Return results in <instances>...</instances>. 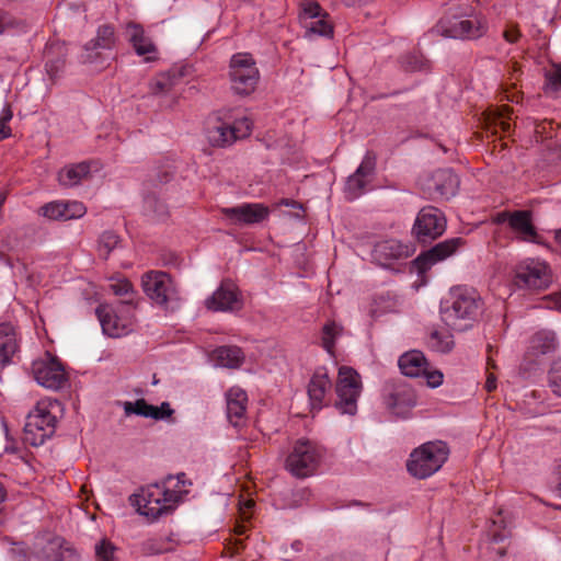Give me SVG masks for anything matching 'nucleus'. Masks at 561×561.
Returning a JSON list of instances; mask_svg holds the SVG:
<instances>
[{
    "instance_id": "obj_8",
    "label": "nucleus",
    "mask_w": 561,
    "mask_h": 561,
    "mask_svg": "<svg viewBox=\"0 0 561 561\" xmlns=\"http://www.w3.org/2000/svg\"><path fill=\"white\" fill-rule=\"evenodd\" d=\"M321 459V451L316 443L300 438L295 442L286 459V469L297 478L311 476Z\"/></svg>"
},
{
    "instance_id": "obj_56",
    "label": "nucleus",
    "mask_w": 561,
    "mask_h": 561,
    "mask_svg": "<svg viewBox=\"0 0 561 561\" xmlns=\"http://www.w3.org/2000/svg\"><path fill=\"white\" fill-rule=\"evenodd\" d=\"M11 136V128L9 125L0 124V141Z\"/></svg>"
},
{
    "instance_id": "obj_61",
    "label": "nucleus",
    "mask_w": 561,
    "mask_h": 561,
    "mask_svg": "<svg viewBox=\"0 0 561 561\" xmlns=\"http://www.w3.org/2000/svg\"><path fill=\"white\" fill-rule=\"evenodd\" d=\"M293 549H295L296 551H300L302 549V543L299 542V541H296L293 543Z\"/></svg>"
},
{
    "instance_id": "obj_9",
    "label": "nucleus",
    "mask_w": 561,
    "mask_h": 561,
    "mask_svg": "<svg viewBox=\"0 0 561 561\" xmlns=\"http://www.w3.org/2000/svg\"><path fill=\"white\" fill-rule=\"evenodd\" d=\"M360 390V377L357 371L347 366L340 367L335 407L342 414L354 415L357 412V399Z\"/></svg>"
},
{
    "instance_id": "obj_14",
    "label": "nucleus",
    "mask_w": 561,
    "mask_h": 561,
    "mask_svg": "<svg viewBox=\"0 0 561 561\" xmlns=\"http://www.w3.org/2000/svg\"><path fill=\"white\" fill-rule=\"evenodd\" d=\"M252 123L248 117L236 119L232 125L218 123L207 129L208 142L214 147H227L250 135Z\"/></svg>"
},
{
    "instance_id": "obj_39",
    "label": "nucleus",
    "mask_w": 561,
    "mask_h": 561,
    "mask_svg": "<svg viewBox=\"0 0 561 561\" xmlns=\"http://www.w3.org/2000/svg\"><path fill=\"white\" fill-rule=\"evenodd\" d=\"M175 81L176 78L174 73H161L150 82V91L153 95L170 93L176 83Z\"/></svg>"
},
{
    "instance_id": "obj_53",
    "label": "nucleus",
    "mask_w": 561,
    "mask_h": 561,
    "mask_svg": "<svg viewBox=\"0 0 561 561\" xmlns=\"http://www.w3.org/2000/svg\"><path fill=\"white\" fill-rule=\"evenodd\" d=\"M490 535L492 537V541L495 543L502 542L508 536V531L503 528L502 530L491 529Z\"/></svg>"
},
{
    "instance_id": "obj_49",
    "label": "nucleus",
    "mask_w": 561,
    "mask_h": 561,
    "mask_svg": "<svg viewBox=\"0 0 561 561\" xmlns=\"http://www.w3.org/2000/svg\"><path fill=\"white\" fill-rule=\"evenodd\" d=\"M153 408L156 409L157 415L149 416L150 419L164 420L173 414V410L168 402H162L160 407L153 405Z\"/></svg>"
},
{
    "instance_id": "obj_50",
    "label": "nucleus",
    "mask_w": 561,
    "mask_h": 561,
    "mask_svg": "<svg viewBox=\"0 0 561 561\" xmlns=\"http://www.w3.org/2000/svg\"><path fill=\"white\" fill-rule=\"evenodd\" d=\"M503 36L506 42L514 44L520 37V32L516 26H511L504 31Z\"/></svg>"
},
{
    "instance_id": "obj_15",
    "label": "nucleus",
    "mask_w": 561,
    "mask_h": 561,
    "mask_svg": "<svg viewBox=\"0 0 561 561\" xmlns=\"http://www.w3.org/2000/svg\"><path fill=\"white\" fill-rule=\"evenodd\" d=\"M220 213L232 225L251 226L265 221L270 216V208L261 203H244L221 208Z\"/></svg>"
},
{
    "instance_id": "obj_41",
    "label": "nucleus",
    "mask_w": 561,
    "mask_h": 561,
    "mask_svg": "<svg viewBox=\"0 0 561 561\" xmlns=\"http://www.w3.org/2000/svg\"><path fill=\"white\" fill-rule=\"evenodd\" d=\"M123 408L127 416L131 414L140 415L144 417L157 415L153 405L147 403L145 399H138L136 401H126L124 402Z\"/></svg>"
},
{
    "instance_id": "obj_44",
    "label": "nucleus",
    "mask_w": 561,
    "mask_h": 561,
    "mask_svg": "<svg viewBox=\"0 0 561 561\" xmlns=\"http://www.w3.org/2000/svg\"><path fill=\"white\" fill-rule=\"evenodd\" d=\"M547 88L552 91L561 89V62L552 64L546 72Z\"/></svg>"
},
{
    "instance_id": "obj_55",
    "label": "nucleus",
    "mask_w": 561,
    "mask_h": 561,
    "mask_svg": "<svg viewBox=\"0 0 561 561\" xmlns=\"http://www.w3.org/2000/svg\"><path fill=\"white\" fill-rule=\"evenodd\" d=\"M513 216V213H510V211H501L496 215V217L494 218V221L496 224H504V222H508V225L511 226V218Z\"/></svg>"
},
{
    "instance_id": "obj_21",
    "label": "nucleus",
    "mask_w": 561,
    "mask_h": 561,
    "mask_svg": "<svg viewBox=\"0 0 561 561\" xmlns=\"http://www.w3.org/2000/svg\"><path fill=\"white\" fill-rule=\"evenodd\" d=\"M374 171L375 160L366 156L356 171L350 175L346 181L345 194L347 199H356L365 193L367 184L371 181Z\"/></svg>"
},
{
    "instance_id": "obj_10",
    "label": "nucleus",
    "mask_w": 561,
    "mask_h": 561,
    "mask_svg": "<svg viewBox=\"0 0 561 561\" xmlns=\"http://www.w3.org/2000/svg\"><path fill=\"white\" fill-rule=\"evenodd\" d=\"M299 21L308 39L314 36L333 37L334 28L330 15L317 1H304L300 4Z\"/></svg>"
},
{
    "instance_id": "obj_43",
    "label": "nucleus",
    "mask_w": 561,
    "mask_h": 561,
    "mask_svg": "<svg viewBox=\"0 0 561 561\" xmlns=\"http://www.w3.org/2000/svg\"><path fill=\"white\" fill-rule=\"evenodd\" d=\"M548 385L556 396L561 397V362L553 363L549 369Z\"/></svg>"
},
{
    "instance_id": "obj_33",
    "label": "nucleus",
    "mask_w": 561,
    "mask_h": 561,
    "mask_svg": "<svg viewBox=\"0 0 561 561\" xmlns=\"http://www.w3.org/2000/svg\"><path fill=\"white\" fill-rule=\"evenodd\" d=\"M557 337L554 332L541 330L534 334L529 342L528 352L533 356H540L553 353L557 350Z\"/></svg>"
},
{
    "instance_id": "obj_40",
    "label": "nucleus",
    "mask_w": 561,
    "mask_h": 561,
    "mask_svg": "<svg viewBox=\"0 0 561 561\" xmlns=\"http://www.w3.org/2000/svg\"><path fill=\"white\" fill-rule=\"evenodd\" d=\"M510 118L511 108L505 105L490 113L488 122L490 124V128L494 127V129H496L499 127L503 133H507L511 129ZM494 133H497V130H494Z\"/></svg>"
},
{
    "instance_id": "obj_63",
    "label": "nucleus",
    "mask_w": 561,
    "mask_h": 561,
    "mask_svg": "<svg viewBox=\"0 0 561 561\" xmlns=\"http://www.w3.org/2000/svg\"><path fill=\"white\" fill-rule=\"evenodd\" d=\"M253 504H254V503H253V501H247L245 506H247L248 508H250V507H252V506H253Z\"/></svg>"
},
{
    "instance_id": "obj_28",
    "label": "nucleus",
    "mask_w": 561,
    "mask_h": 561,
    "mask_svg": "<svg viewBox=\"0 0 561 561\" xmlns=\"http://www.w3.org/2000/svg\"><path fill=\"white\" fill-rule=\"evenodd\" d=\"M388 405L394 414L407 417L408 412L416 405L415 391L405 385L397 387L389 397Z\"/></svg>"
},
{
    "instance_id": "obj_5",
    "label": "nucleus",
    "mask_w": 561,
    "mask_h": 561,
    "mask_svg": "<svg viewBox=\"0 0 561 561\" xmlns=\"http://www.w3.org/2000/svg\"><path fill=\"white\" fill-rule=\"evenodd\" d=\"M230 88L240 96L252 94L260 81L256 61L249 53H237L231 56L228 71Z\"/></svg>"
},
{
    "instance_id": "obj_57",
    "label": "nucleus",
    "mask_w": 561,
    "mask_h": 561,
    "mask_svg": "<svg viewBox=\"0 0 561 561\" xmlns=\"http://www.w3.org/2000/svg\"><path fill=\"white\" fill-rule=\"evenodd\" d=\"M496 388V380L493 375H490L485 381V389L491 392Z\"/></svg>"
},
{
    "instance_id": "obj_23",
    "label": "nucleus",
    "mask_w": 561,
    "mask_h": 561,
    "mask_svg": "<svg viewBox=\"0 0 561 561\" xmlns=\"http://www.w3.org/2000/svg\"><path fill=\"white\" fill-rule=\"evenodd\" d=\"M95 313L101 323L103 333L110 337H121L130 331V322L117 317L108 305H100Z\"/></svg>"
},
{
    "instance_id": "obj_20",
    "label": "nucleus",
    "mask_w": 561,
    "mask_h": 561,
    "mask_svg": "<svg viewBox=\"0 0 561 561\" xmlns=\"http://www.w3.org/2000/svg\"><path fill=\"white\" fill-rule=\"evenodd\" d=\"M413 248L396 239L383 240L374 247L373 257L381 266H389L393 261L411 256Z\"/></svg>"
},
{
    "instance_id": "obj_17",
    "label": "nucleus",
    "mask_w": 561,
    "mask_h": 561,
    "mask_svg": "<svg viewBox=\"0 0 561 561\" xmlns=\"http://www.w3.org/2000/svg\"><path fill=\"white\" fill-rule=\"evenodd\" d=\"M37 214L48 220L68 221L83 217L87 207L79 201L58 199L41 206Z\"/></svg>"
},
{
    "instance_id": "obj_29",
    "label": "nucleus",
    "mask_w": 561,
    "mask_h": 561,
    "mask_svg": "<svg viewBox=\"0 0 561 561\" xmlns=\"http://www.w3.org/2000/svg\"><path fill=\"white\" fill-rule=\"evenodd\" d=\"M16 332L11 323H0V367L11 364L13 355L18 352Z\"/></svg>"
},
{
    "instance_id": "obj_38",
    "label": "nucleus",
    "mask_w": 561,
    "mask_h": 561,
    "mask_svg": "<svg viewBox=\"0 0 561 561\" xmlns=\"http://www.w3.org/2000/svg\"><path fill=\"white\" fill-rule=\"evenodd\" d=\"M401 66L405 71H428L431 68L430 60L420 53H409L401 57Z\"/></svg>"
},
{
    "instance_id": "obj_26",
    "label": "nucleus",
    "mask_w": 561,
    "mask_h": 561,
    "mask_svg": "<svg viewBox=\"0 0 561 561\" xmlns=\"http://www.w3.org/2000/svg\"><path fill=\"white\" fill-rule=\"evenodd\" d=\"M511 229L522 241L540 244L541 237L531 222V213L528 210H515L511 218Z\"/></svg>"
},
{
    "instance_id": "obj_37",
    "label": "nucleus",
    "mask_w": 561,
    "mask_h": 561,
    "mask_svg": "<svg viewBox=\"0 0 561 561\" xmlns=\"http://www.w3.org/2000/svg\"><path fill=\"white\" fill-rule=\"evenodd\" d=\"M427 345L435 352L447 353L454 347V339L446 330H433L427 339Z\"/></svg>"
},
{
    "instance_id": "obj_19",
    "label": "nucleus",
    "mask_w": 561,
    "mask_h": 561,
    "mask_svg": "<svg viewBox=\"0 0 561 561\" xmlns=\"http://www.w3.org/2000/svg\"><path fill=\"white\" fill-rule=\"evenodd\" d=\"M36 554L45 561H77L78 553L61 537L37 538Z\"/></svg>"
},
{
    "instance_id": "obj_54",
    "label": "nucleus",
    "mask_w": 561,
    "mask_h": 561,
    "mask_svg": "<svg viewBox=\"0 0 561 561\" xmlns=\"http://www.w3.org/2000/svg\"><path fill=\"white\" fill-rule=\"evenodd\" d=\"M13 117V112L11 110V106L9 104H5L0 113V124L9 125V122Z\"/></svg>"
},
{
    "instance_id": "obj_6",
    "label": "nucleus",
    "mask_w": 561,
    "mask_h": 561,
    "mask_svg": "<svg viewBox=\"0 0 561 561\" xmlns=\"http://www.w3.org/2000/svg\"><path fill=\"white\" fill-rule=\"evenodd\" d=\"M145 294L156 305L169 309L181 300L174 279L165 272L149 271L141 277Z\"/></svg>"
},
{
    "instance_id": "obj_4",
    "label": "nucleus",
    "mask_w": 561,
    "mask_h": 561,
    "mask_svg": "<svg viewBox=\"0 0 561 561\" xmlns=\"http://www.w3.org/2000/svg\"><path fill=\"white\" fill-rule=\"evenodd\" d=\"M448 455L449 448L446 443L427 442L411 453L407 469L417 479L428 478L442 468Z\"/></svg>"
},
{
    "instance_id": "obj_36",
    "label": "nucleus",
    "mask_w": 561,
    "mask_h": 561,
    "mask_svg": "<svg viewBox=\"0 0 561 561\" xmlns=\"http://www.w3.org/2000/svg\"><path fill=\"white\" fill-rule=\"evenodd\" d=\"M144 211L154 220H164L169 216L168 206L154 193L145 196Z\"/></svg>"
},
{
    "instance_id": "obj_62",
    "label": "nucleus",
    "mask_w": 561,
    "mask_h": 561,
    "mask_svg": "<svg viewBox=\"0 0 561 561\" xmlns=\"http://www.w3.org/2000/svg\"><path fill=\"white\" fill-rule=\"evenodd\" d=\"M497 553L500 557H503V556H505L506 551L504 548H501V549H499Z\"/></svg>"
},
{
    "instance_id": "obj_2",
    "label": "nucleus",
    "mask_w": 561,
    "mask_h": 561,
    "mask_svg": "<svg viewBox=\"0 0 561 561\" xmlns=\"http://www.w3.org/2000/svg\"><path fill=\"white\" fill-rule=\"evenodd\" d=\"M482 311V300L478 291L467 286L450 289L449 299L442 308L446 325L455 331H466L477 321Z\"/></svg>"
},
{
    "instance_id": "obj_45",
    "label": "nucleus",
    "mask_w": 561,
    "mask_h": 561,
    "mask_svg": "<svg viewBox=\"0 0 561 561\" xmlns=\"http://www.w3.org/2000/svg\"><path fill=\"white\" fill-rule=\"evenodd\" d=\"M114 551L115 548L111 542L102 540L99 545L95 546L96 560L113 561Z\"/></svg>"
},
{
    "instance_id": "obj_30",
    "label": "nucleus",
    "mask_w": 561,
    "mask_h": 561,
    "mask_svg": "<svg viewBox=\"0 0 561 561\" xmlns=\"http://www.w3.org/2000/svg\"><path fill=\"white\" fill-rule=\"evenodd\" d=\"M91 173V163L82 161L65 165L57 174L58 183L64 187H73L89 178Z\"/></svg>"
},
{
    "instance_id": "obj_46",
    "label": "nucleus",
    "mask_w": 561,
    "mask_h": 561,
    "mask_svg": "<svg viewBox=\"0 0 561 561\" xmlns=\"http://www.w3.org/2000/svg\"><path fill=\"white\" fill-rule=\"evenodd\" d=\"M110 288L116 296L128 297L133 296L134 294L133 285L127 279H119L115 283H112Z\"/></svg>"
},
{
    "instance_id": "obj_34",
    "label": "nucleus",
    "mask_w": 561,
    "mask_h": 561,
    "mask_svg": "<svg viewBox=\"0 0 561 561\" xmlns=\"http://www.w3.org/2000/svg\"><path fill=\"white\" fill-rule=\"evenodd\" d=\"M214 356L219 366L238 368L244 360V354L238 346H220L214 351Z\"/></svg>"
},
{
    "instance_id": "obj_60",
    "label": "nucleus",
    "mask_w": 561,
    "mask_h": 561,
    "mask_svg": "<svg viewBox=\"0 0 561 561\" xmlns=\"http://www.w3.org/2000/svg\"><path fill=\"white\" fill-rule=\"evenodd\" d=\"M245 533V527L243 525H239L236 527L237 535H243Z\"/></svg>"
},
{
    "instance_id": "obj_22",
    "label": "nucleus",
    "mask_w": 561,
    "mask_h": 561,
    "mask_svg": "<svg viewBox=\"0 0 561 561\" xmlns=\"http://www.w3.org/2000/svg\"><path fill=\"white\" fill-rule=\"evenodd\" d=\"M458 187L459 179L451 169H439L427 181L430 194H435L446 199L455 196Z\"/></svg>"
},
{
    "instance_id": "obj_1",
    "label": "nucleus",
    "mask_w": 561,
    "mask_h": 561,
    "mask_svg": "<svg viewBox=\"0 0 561 561\" xmlns=\"http://www.w3.org/2000/svg\"><path fill=\"white\" fill-rule=\"evenodd\" d=\"M185 473L168 476L160 482L141 488L129 496V503L136 507L137 513L148 520L154 522L161 516L171 514L183 497L188 493Z\"/></svg>"
},
{
    "instance_id": "obj_25",
    "label": "nucleus",
    "mask_w": 561,
    "mask_h": 561,
    "mask_svg": "<svg viewBox=\"0 0 561 561\" xmlns=\"http://www.w3.org/2000/svg\"><path fill=\"white\" fill-rule=\"evenodd\" d=\"M227 417L233 426H239L244 420L248 396L239 388L232 387L226 392Z\"/></svg>"
},
{
    "instance_id": "obj_24",
    "label": "nucleus",
    "mask_w": 561,
    "mask_h": 561,
    "mask_svg": "<svg viewBox=\"0 0 561 561\" xmlns=\"http://www.w3.org/2000/svg\"><path fill=\"white\" fill-rule=\"evenodd\" d=\"M115 42V31L112 25L99 26L95 38L84 45L85 55L82 56L83 61L93 62L99 55L98 49H113Z\"/></svg>"
},
{
    "instance_id": "obj_16",
    "label": "nucleus",
    "mask_w": 561,
    "mask_h": 561,
    "mask_svg": "<svg viewBox=\"0 0 561 561\" xmlns=\"http://www.w3.org/2000/svg\"><path fill=\"white\" fill-rule=\"evenodd\" d=\"M465 245V240L460 237L450 238L442 241L431 248L430 250L421 253L413 261V266L419 274H424L436 263L453 255L459 248Z\"/></svg>"
},
{
    "instance_id": "obj_47",
    "label": "nucleus",
    "mask_w": 561,
    "mask_h": 561,
    "mask_svg": "<svg viewBox=\"0 0 561 561\" xmlns=\"http://www.w3.org/2000/svg\"><path fill=\"white\" fill-rule=\"evenodd\" d=\"M119 243L118 236L113 231H105L100 239L101 249L106 250V254H108L113 249L117 247Z\"/></svg>"
},
{
    "instance_id": "obj_51",
    "label": "nucleus",
    "mask_w": 561,
    "mask_h": 561,
    "mask_svg": "<svg viewBox=\"0 0 561 561\" xmlns=\"http://www.w3.org/2000/svg\"><path fill=\"white\" fill-rule=\"evenodd\" d=\"M13 19L4 11L0 10V34L7 28L13 26Z\"/></svg>"
},
{
    "instance_id": "obj_13",
    "label": "nucleus",
    "mask_w": 561,
    "mask_h": 561,
    "mask_svg": "<svg viewBox=\"0 0 561 561\" xmlns=\"http://www.w3.org/2000/svg\"><path fill=\"white\" fill-rule=\"evenodd\" d=\"M515 283L518 287L541 289L550 283V271L546 262L526 259L515 268Z\"/></svg>"
},
{
    "instance_id": "obj_59",
    "label": "nucleus",
    "mask_w": 561,
    "mask_h": 561,
    "mask_svg": "<svg viewBox=\"0 0 561 561\" xmlns=\"http://www.w3.org/2000/svg\"><path fill=\"white\" fill-rule=\"evenodd\" d=\"M5 496H7V492H5L2 483L0 482V504L5 500Z\"/></svg>"
},
{
    "instance_id": "obj_58",
    "label": "nucleus",
    "mask_w": 561,
    "mask_h": 561,
    "mask_svg": "<svg viewBox=\"0 0 561 561\" xmlns=\"http://www.w3.org/2000/svg\"><path fill=\"white\" fill-rule=\"evenodd\" d=\"M346 5L352 7L362 2H366L367 0H342Z\"/></svg>"
},
{
    "instance_id": "obj_48",
    "label": "nucleus",
    "mask_w": 561,
    "mask_h": 561,
    "mask_svg": "<svg viewBox=\"0 0 561 561\" xmlns=\"http://www.w3.org/2000/svg\"><path fill=\"white\" fill-rule=\"evenodd\" d=\"M422 376L426 378L427 385L432 388H436L443 383L444 376L439 370L430 371L427 368L426 373Z\"/></svg>"
},
{
    "instance_id": "obj_27",
    "label": "nucleus",
    "mask_w": 561,
    "mask_h": 561,
    "mask_svg": "<svg viewBox=\"0 0 561 561\" xmlns=\"http://www.w3.org/2000/svg\"><path fill=\"white\" fill-rule=\"evenodd\" d=\"M331 387L332 382L325 371L318 370L313 374L308 383V396L312 410L319 411L322 409L325 396Z\"/></svg>"
},
{
    "instance_id": "obj_3",
    "label": "nucleus",
    "mask_w": 561,
    "mask_h": 561,
    "mask_svg": "<svg viewBox=\"0 0 561 561\" xmlns=\"http://www.w3.org/2000/svg\"><path fill=\"white\" fill-rule=\"evenodd\" d=\"M61 413V404L58 400L45 398L37 402L27 414L24 425V442L32 446H41L50 438Z\"/></svg>"
},
{
    "instance_id": "obj_31",
    "label": "nucleus",
    "mask_w": 561,
    "mask_h": 561,
    "mask_svg": "<svg viewBox=\"0 0 561 561\" xmlns=\"http://www.w3.org/2000/svg\"><path fill=\"white\" fill-rule=\"evenodd\" d=\"M398 365L403 375L420 377L426 373L428 363L422 352L413 350L401 355Z\"/></svg>"
},
{
    "instance_id": "obj_35",
    "label": "nucleus",
    "mask_w": 561,
    "mask_h": 561,
    "mask_svg": "<svg viewBox=\"0 0 561 561\" xmlns=\"http://www.w3.org/2000/svg\"><path fill=\"white\" fill-rule=\"evenodd\" d=\"M140 550L145 556H154L172 550V538L169 536H153L141 542Z\"/></svg>"
},
{
    "instance_id": "obj_7",
    "label": "nucleus",
    "mask_w": 561,
    "mask_h": 561,
    "mask_svg": "<svg viewBox=\"0 0 561 561\" xmlns=\"http://www.w3.org/2000/svg\"><path fill=\"white\" fill-rule=\"evenodd\" d=\"M435 30L444 37L473 41L486 33L488 23L485 19L478 15L444 16Z\"/></svg>"
},
{
    "instance_id": "obj_32",
    "label": "nucleus",
    "mask_w": 561,
    "mask_h": 561,
    "mask_svg": "<svg viewBox=\"0 0 561 561\" xmlns=\"http://www.w3.org/2000/svg\"><path fill=\"white\" fill-rule=\"evenodd\" d=\"M126 30L128 34V39L137 55L146 56L156 54L157 48L152 43L151 38L146 35L142 26L135 23H129Z\"/></svg>"
},
{
    "instance_id": "obj_64",
    "label": "nucleus",
    "mask_w": 561,
    "mask_h": 561,
    "mask_svg": "<svg viewBox=\"0 0 561 561\" xmlns=\"http://www.w3.org/2000/svg\"><path fill=\"white\" fill-rule=\"evenodd\" d=\"M131 300H133V298H131V297H129L125 302H126V304H130V302H131Z\"/></svg>"
},
{
    "instance_id": "obj_42",
    "label": "nucleus",
    "mask_w": 561,
    "mask_h": 561,
    "mask_svg": "<svg viewBox=\"0 0 561 561\" xmlns=\"http://www.w3.org/2000/svg\"><path fill=\"white\" fill-rule=\"evenodd\" d=\"M342 328L335 322H328L322 329V344L323 347L329 352L333 353L335 339L340 335Z\"/></svg>"
},
{
    "instance_id": "obj_18",
    "label": "nucleus",
    "mask_w": 561,
    "mask_h": 561,
    "mask_svg": "<svg viewBox=\"0 0 561 561\" xmlns=\"http://www.w3.org/2000/svg\"><path fill=\"white\" fill-rule=\"evenodd\" d=\"M205 306L211 311H237L242 308V300L237 286L231 282L225 280L205 300Z\"/></svg>"
},
{
    "instance_id": "obj_52",
    "label": "nucleus",
    "mask_w": 561,
    "mask_h": 561,
    "mask_svg": "<svg viewBox=\"0 0 561 561\" xmlns=\"http://www.w3.org/2000/svg\"><path fill=\"white\" fill-rule=\"evenodd\" d=\"M549 308H554L557 310L561 311V291L551 294L548 297V305Z\"/></svg>"
},
{
    "instance_id": "obj_11",
    "label": "nucleus",
    "mask_w": 561,
    "mask_h": 561,
    "mask_svg": "<svg viewBox=\"0 0 561 561\" xmlns=\"http://www.w3.org/2000/svg\"><path fill=\"white\" fill-rule=\"evenodd\" d=\"M446 226L447 221L440 209L425 206L416 215L412 234L417 242L427 244L439 238L445 232Z\"/></svg>"
},
{
    "instance_id": "obj_12",
    "label": "nucleus",
    "mask_w": 561,
    "mask_h": 561,
    "mask_svg": "<svg viewBox=\"0 0 561 561\" xmlns=\"http://www.w3.org/2000/svg\"><path fill=\"white\" fill-rule=\"evenodd\" d=\"M32 371L37 383L50 390L61 389L68 380L62 364L48 352L33 362Z\"/></svg>"
}]
</instances>
